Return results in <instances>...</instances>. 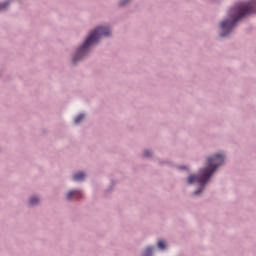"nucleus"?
Segmentation results:
<instances>
[{"mask_svg":"<svg viewBox=\"0 0 256 256\" xmlns=\"http://www.w3.org/2000/svg\"><path fill=\"white\" fill-rule=\"evenodd\" d=\"M251 13H256V0L236 4L230 10V19L224 20L220 25L222 31H227V33L220 34V37H227L235 27V23L246 15H251Z\"/></svg>","mask_w":256,"mask_h":256,"instance_id":"1","label":"nucleus"},{"mask_svg":"<svg viewBox=\"0 0 256 256\" xmlns=\"http://www.w3.org/2000/svg\"><path fill=\"white\" fill-rule=\"evenodd\" d=\"M225 161V155L216 154L211 158H208L207 167L200 170V174L198 176L190 175L188 178V183L191 185L193 183H199L201 188L194 192V195H200L203 192V188L207 185V181L211 179V176L215 171H217V167L223 165Z\"/></svg>","mask_w":256,"mask_h":256,"instance_id":"2","label":"nucleus"},{"mask_svg":"<svg viewBox=\"0 0 256 256\" xmlns=\"http://www.w3.org/2000/svg\"><path fill=\"white\" fill-rule=\"evenodd\" d=\"M109 35H111V30L107 26H99L93 30L73 57V63L81 61V59L87 55V50L89 49L90 45L97 43L101 37H109Z\"/></svg>","mask_w":256,"mask_h":256,"instance_id":"3","label":"nucleus"},{"mask_svg":"<svg viewBox=\"0 0 256 256\" xmlns=\"http://www.w3.org/2000/svg\"><path fill=\"white\" fill-rule=\"evenodd\" d=\"M83 193L79 190H71L67 193V199L68 201H71V199H79V197H82Z\"/></svg>","mask_w":256,"mask_h":256,"instance_id":"4","label":"nucleus"},{"mask_svg":"<svg viewBox=\"0 0 256 256\" xmlns=\"http://www.w3.org/2000/svg\"><path fill=\"white\" fill-rule=\"evenodd\" d=\"M85 179V173L80 172L73 176V181H83Z\"/></svg>","mask_w":256,"mask_h":256,"instance_id":"5","label":"nucleus"},{"mask_svg":"<svg viewBox=\"0 0 256 256\" xmlns=\"http://www.w3.org/2000/svg\"><path fill=\"white\" fill-rule=\"evenodd\" d=\"M83 119H85V115L80 114V115H78V116L75 118L74 123H75L76 125H79V123H81V121H83Z\"/></svg>","mask_w":256,"mask_h":256,"instance_id":"6","label":"nucleus"},{"mask_svg":"<svg viewBox=\"0 0 256 256\" xmlns=\"http://www.w3.org/2000/svg\"><path fill=\"white\" fill-rule=\"evenodd\" d=\"M152 255H153V248L152 247L146 248L144 251V256H152Z\"/></svg>","mask_w":256,"mask_h":256,"instance_id":"7","label":"nucleus"},{"mask_svg":"<svg viewBox=\"0 0 256 256\" xmlns=\"http://www.w3.org/2000/svg\"><path fill=\"white\" fill-rule=\"evenodd\" d=\"M39 203V198L31 197L30 198V205H37Z\"/></svg>","mask_w":256,"mask_h":256,"instance_id":"8","label":"nucleus"},{"mask_svg":"<svg viewBox=\"0 0 256 256\" xmlns=\"http://www.w3.org/2000/svg\"><path fill=\"white\" fill-rule=\"evenodd\" d=\"M165 247H166V245L163 242V240L158 241V249L163 250V249H165Z\"/></svg>","mask_w":256,"mask_h":256,"instance_id":"9","label":"nucleus"},{"mask_svg":"<svg viewBox=\"0 0 256 256\" xmlns=\"http://www.w3.org/2000/svg\"><path fill=\"white\" fill-rule=\"evenodd\" d=\"M144 157H151V151L146 150V151L144 152Z\"/></svg>","mask_w":256,"mask_h":256,"instance_id":"10","label":"nucleus"},{"mask_svg":"<svg viewBox=\"0 0 256 256\" xmlns=\"http://www.w3.org/2000/svg\"><path fill=\"white\" fill-rule=\"evenodd\" d=\"M9 5V3H3V4H0V11L2 9H5V7H7Z\"/></svg>","mask_w":256,"mask_h":256,"instance_id":"11","label":"nucleus"},{"mask_svg":"<svg viewBox=\"0 0 256 256\" xmlns=\"http://www.w3.org/2000/svg\"><path fill=\"white\" fill-rule=\"evenodd\" d=\"M127 3H129V0H124L120 2V6L123 7V5H127Z\"/></svg>","mask_w":256,"mask_h":256,"instance_id":"12","label":"nucleus"}]
</instances>
